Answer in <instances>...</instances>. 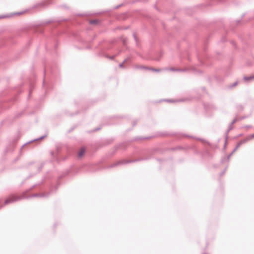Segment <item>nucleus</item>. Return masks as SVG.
<instances>
[{"mask_svg":"<svg viewBox=\"0 0 254 254\" xmlns=\"http://www.w3.org/2000/svg\"><path fill=\"white\" fill-rule=\"evenodd\" d=\"M45 196V194L44 193L42 194H38V193H35L31 195L26 196L25 193H23V194L21 196H16L15 195H10L8 198H7L4 203V205L8 204L11 203H13L14 202L19 201L22 199L24 198H29L31 197H43Z\"/></svg>","mask_w":254,"mask_h":254,"instance_id":"nucleus-1","label":"nucleus"},{"mask_svg":"<svg viewBox=\"0 0 254 254\" xmlns=\"http://www.w3.org/2000/svg\"><path fill=\"white\" fill-rule=\"evenodd\" d=\"M145 159H144V158H139L138 159H135V160H123L119 161L116 163L113 164V165H111V167H115L118 165L126 164H127L129 163L141 161V160H145Z\"/></svg>","mask_w":254,"mask_h":254,"instance_id":"nucleus-2","label":"nucleus"},{"mask_svg":"<svg viewBox=\"0 0 254 254\" xmlns=\"http://www.w3.org/2000/svg\"><path fill=\"white\" fill-rule=\"evenodd\" d=\"M245 143V140H241L240 141H239L237 145L236 146V147H235V148L233 150V151H232V152L229 155H228L227 157V159L228 161H229V159L230 158L231 156H232V155L239 148V147L241 145H242L243 144Z\"/></svg>","mask_w":254,"mask_h":254,"instance_id":"nucleus-3","label":"nucleus"},{"mask_svg":"<svg viewBox=\"0 0 254 254\" xmlns=\"http://www.w3.org/2000/svg\"><path fill=\"white\" fill-rule=\"evenodd\" d=\"M47 6V4L46 2H40V3H38L36 4H35L34 6V8H37V7H45Z\"/></svg>","mask_w":254,"mask_h":254,"instance_id":"nucleus-4","label":"nucleus"},{"mask_svg":"<svg viewBox=\"0 0 254 254\" xmlns=\"http://www.w3.org/2000/svg\"><path fill=\"white\" fill-rule=\"evenodd\" d=\"M135 69H147L148 70L149 67L143 65H136L134 66Z\"/></svg>","mask_w":254,"mask_h":254,"instance_id":"nucleus-5","label":"nucleus"},{"mask_svg":"<svg viewBox=\"0 0 254 254\" xmlns=\"http://www.w3.org/2000/svg\"><path fill=\"white\" fill-rule=\"evenodd\" d=\"M254 138V133L252 134L248 137H247L246 138L242 139L243 140H245V143L247 142V141L250 140L252 138Z\"/></svg>","mask_w":254,"mask_h":254,"instance_id":"nucleus-6","label":"nucleus"},{"mask_svg":"<svg viewBox=\"0 0 254 254\" xmlns=\"http://www.w3.org/2000/svg\"><path fill=\"white\" fill-rule=\"evenodd\" d=\"M245 81H249L250 80H252L254 79V75L250 76H244L243 78Z\"/></svg>","mask_w":254,"mask_h":254,"instance_id":"nucleus-7","label":"nucleus"},{"mask_svg":"<svg viewBox=\"0 0 254 254\" xmlns=\"http://www.w3.org/2000/svg\"><path fill=\"white\" fill-rule=\"evenodd\" d=\"M46 136H47V135H46V134H45V135H43V136H41V137H39V138H36V139H34V140H32V141H30L29 142H33V141H37V140H40V139H43V138H45Z\"/></svg>","mask_w":254,"mask_h":254,"instance_id":"nucleus-8","label":"nucleus"},{"mask_svg":"<svg viewBox=\"0 0 254 254\" xmlns=\"http://www.w3.org/2000/svg\"><path fill=\"white\" fill-rule=\"evenodd\" d=\"M84 149L83 148H82L81 150L80 151V152L78 153V156L81 157L84 153Z\"/></svg>","mask_w":254,"mask_h":254,"instance_id":"nucleus-9","label":"nucleus"},{"mask_svg":"<svg viewBox=\"0 0 254 254\" xmlns=\"http://www.w3.org/2000/svg\"><path fill=\"white\" fill-rule=\"evenodd\" d=\"M148 70H152V71H155V72H159V71H161L160 69H155V68H151V67H149Z\"/></svg>","mask_w":254,"mask_h":254,"instance_id":"nucleus-10","label":"nucleus"},{"mask_svg":"<svg viewBox=\"0 0 254 254\" xmlns=\"http://www.w3.org/2000/svg\"><path fill=\"white\" fill-rule=\"evenodd\" d=\"M233 128V125L232 124H230L229 127H228V130H227V134L228 133V132L231 130H232Z\"/></svg>","mask_w":254,"mask_h":254,"instance_id":"nucleus-11","label":"nucleus"},{"mask_svg":"<svg viewBox=\"0 0 254 254\" xmlns=\"http://www.w3.org/2000/svg\"><path fill=\"white\" fill-rule=\"evenodd\" d=\"M188 69L187 68H183V69H182V68H177L176 69V70H177L178 71H187Z\"/></svg>","mask_w":254,"mask_h":254,"instance_id":"nucleus-12","label":"nucleus"},{"mask_svg":"<svg viewBox=\"0 0 254 254\" xmlns=\"http://www.w3.org/2000/svg\"><path fill=\"white\" fill-rule=\"evenodd\" d=\"M97 23V20H91L90 21V23L91 24H96Z\"/></svg>","mask_w":254,"mask_h":254,"instance_id":"nucleus-13","label":"nucleus"},{"mask_svg":"<svg viewBox=\"0 0 254 254\" xmlns=\"http://www.w3.org/2000/svg\"><path fill=\"white\" fill-rule=\"evenodd\" d=\"M237 84H238V82L236 81L235 82L233 83L232 85H231L230 87L233 88V87H235V86H236Z\"/></svg>","mask_w":254,"mask_h":254,"instance_id":"nucleus-14","label":"nucleus"},{"mask_svg":"<svg viewBox=\"0 0 254 254\" xmlns=\"http://www.w3.org/2000/svg\"><path fill=\"white\" fill-rule=\"evenodd\" d=\"M166 101L168 102H171V103L179 101V100H167Z\"/></svg>","mask_w":254,"mask_h":254,"instance_id":"nucleus-15","label":"nucleus"},{"mask_svg":"<svg viewBox=\"0 0 254 254\" xmlns=\"http://www.w3.org/2000/svg\"><path fill=\"white\" fill-rule=\"evenodd\" d=\"M236 121H237V119H236V118H235V119H234L232 121V122L231 123V124H232V125L234 124L236 122Z\"/></svg>","mask_w":254,"mask_h":254,"instance_id":"nucleus-16","label":"nucleus"},{"mask_svg":"<svg viewBox=\"0 0 254 254\" xmlns=\"http://www.w3.org/2000/svg\"><path fill=\"white\" fill-rule=\"evenodd\" d=\"M244 127L247 128H250L252 127V126L251 125H247Z\"/></svg>","mask_w":254,"mask_h":254,"instance_id":"nucleus-17","label":"nucleus"},{"mask_svg":"<svg viewBox=\"0 0 254 254\" xmlns=\"http://www.w3.org/2000/svg\"><path fill=\"white\" fill-rule=\"evenodd\" d=\"M119 67H121V68H123V67H124V63H121L119 64Z\"/></svg>","mask_w":254,"mask_h":254,"instance_id":"nucleus-18","label":"nucleus"},{"mask_svg":"<svg viewBox=\"0 0 254 254\" xmlns=\"http://www.w3.org/2000/svg\"><path fill=\"white\" fill-rule=\"evenodd\" d=\"M177 68H174V67H171L170 68V70H171V71H177L176 69Z\"/></svg>","mask_w":254,"mask_h":254,"instance_id":"nucleus-19","label":"nucleus"},{"mask_svg":"<svg viewBox=\"0 0 254 254\" xmlns=\"http://www.w3.org/2000/svg\"><path fill=\"white\" fill-rule=\"evenodd\" d=\"M123 4H120V5H117L115 7V9H118L119 8V7H120Z\"/></svg>","mask_w":254,"mask_h":254,"instance_id":"nucleus-20","label":"nucleus"},{"mask_svg":"<svg viewBox=\"0 0 254 254\" xmlns=\"http://www.w3.org/2000/svg\"><path fill=\"white\" fill-rule=\"evenodd\" d=\"M116 56H111V57H109V58L111 60H113L114 59V58Z\"/></svg>","mask_w":254,"mask_h":254,"instance_id":"nucleus-21","label":"nucleus"},{"mask_svg":"<svg viewBox=\"0 0 254 254\" xmlns=\"http://www.w3.org/2000/svg\"><path fill=\"white\" fill-rule=\"evenodd\" d=\"M129 59V58H127V59H125V60H124V61H123V63H124V64H125V63H126L127 60H128Z\"/></svg>","mask_w":254,"mask_h":254,"instance_id":"nucleus-22","label":"nucleus"},{"mask_svg":"<svg viewBox=\"0 0 254 254\" xmlns=\"http://www.w3.org/2000/svg\"><path fill=\"white\" fill-rule=\"evenodd\" d=\"M133 37H134V39L135 41H137V37H136V35L134 34H133Z\"/></svg>","mask_w":254,"mask_h":254,"instance_id":"nucleus-23","label":"nucleus"},{"mask_svg":"<svg viewBox=\"0 0 254 254\" xmlns=\"http://www.w3.org/2000/svg\"><path fill=\"white\" fill-rule=\"evenodd\" d=\"M226 170V168L225 169V170L221 173V176H222Z\"/></svg>","mask_w":254,"mask_h":254,"instance_id":"nucleus-24","label":"nucleus"},{"mask_svg":"<svg viewBox=\"0 0 254 254\" xmlns=\"http://www.w3.org/2000/svg\"><path fill=\"white\" fill-rule=\"evenodd\" d=\"M100 129V128H95L94 131H97V130H99V129Z\"/></svg>","mask_w":254,"mask_h":254,"instance_id":"nucleus-25","label":"nucleus"},{"mask_svg":"<svg viewBox=\"0 0 254 254\" xmlns=\"http://www.w3.org/2000/svg\"><path fill=\"white\" fill-rule=\"evenodd\" d=\"M1 200H0V204H1ZM2 206H3V205H1V204H0V208H1Z\"/></svg>","mask_w":254,"mask_h":254,"instance_id":"nucleus-26","label":"nucleus"},{"mask_svg":"<svg viewBox=\"0 0 254 254\" xmlns=\"http://www.w3.org/2000/svg\"><path fill=\"white\" fill-rule=\"evenodd\" d=\"M77 15H79V16H83L84 15V14H78Z\"/></svg>","mask_w":254,"mask_h":254,"instance_id":"nucleus-27","label":"nucleus"},{"mask_svg":"<svg viewBox=\"0 0 254 254\" xmlns=\"http://www.w3.org/2000/svg\"><path fill=\"white\" fill-rule=\"evenodd\" d=\"M226 143H227V139H226L225 143V144H224V147H225V146H226Z\"/></svg>","mask_w":254,"mask_h":254,"instance_id":"nucleus-28","label":"nucleus"},{"mask_svg":"<svg viewBox=\"0 0 254 254\" xmlns=\"http://www.w3.org/2000/svg\"><path fill=\"white\" fill-rule=\"evenodd\" d=\"M62 6H63L64 7H65V8H66V6L65 5H62Z\"/></svg>","mask_w":254,"mask_h":254,"instance_id":"nucleus-29","label":"nucleus"},{"mask_svg":"<svg viewBox=\"0 0 254 254\" xmlns=\"http://www.w3.org/2000/svg\"><path fill=\"white\" fill-rule=\"evenodd\" d=\"M136 124V122H134L133 123V126H135Z\"/></svg>","mask_w":254,"mask_h":254,"instance_id":"nucleus-30","label":"nucleus"},{"mask_svg":"<svg viewBox=\"0 0 254 254\" xmlns=\"http://www.w3.org/2000/svg\"><path fill=\"white\" fill-rule=\"evenodd\" d=\"M243 135V134H240L238 136L240 137V136H242Z\"/></svg>","mask_w":254,"mask_h":254,"instance_id":"nucleus-31","label":"nucleus"},{"mask_svg":"<svg viewBox=\"0 0 254 254\" xmlns=\"http://www.w3.org/2000/svg\"><path fill=\"white\" fill-rule=\"evenodd\" d=\"M232 44L233 45H235V44L234 42H233H233H232Z\"/></svg>","mask_w":254,"mask_h":254,"instance_id":"nucleus-32","label":"nucleus"},{"mask_svg":"<svg viewBox=\"0 0 254 254\" xmlns=\"http://www.w3.org/2000/svg\"><path fill=\"white\" fill-rule=\"evenodd\" d=\"M245 117H242V118H241V120L244 119H245Z\"/></svg>","mask_w":254,"mask_h":254,"instance_id":"nucleus-33","label":"nucleus"},{"mask_svg":"<svg viewBox=\"0 0 254 254\" xmlns=\"http://www.w3.org/2000/svg\"><path fill=\"white\" fill-rule=\"evenodd\" d=\"M35 186H36V185H34V186H32V188H34L35 187Z\"/></svg>","mask_w":254,"mask_h":254,"instance_id":"nucleus-34","label":"nucleus"},{"mask_svg":"<svg viewBox=\"0 0 254 254\" xmlns=\"http://www.w3.org/2000/svg\"><path fill=\"white\" fill-rule=\"evenodd\" d=\"M45 74H46L45 71H44V76H45Z\"/></svg>","mask_w":254,"mask_h":254,"instance_id":"nucleus-35","label":"nucleus"},{"mask_svg":"<svg viewBox=\"0 0 254 254\" xmlns=\"http://www.w3.org/2000/svg\"><path fill=\"white\" fill-rule=\"evenodd\" d=\"M45 83V79L43 80V84Z\"/></svg>","mask_w":254,"mask_h":254,"instance_id":"nucleus-36","label":"nucleus"},{"mask_svg":"<svg viewBox=\"0 0 254 254\" xmlns=\"http://www.w3.org/2000/svg\"><path fill=\"white\" fill-rule=\"evenodd\" d=\"M42 166H41L40 170L42 169Z\"/></svg>","mask_w":254,"mask_h":254,"instance_id":"nucleus-37","label":"nucleus"},{"mask_svg":"<svg viewBox=\"0 0 254 254\" xmlns=\"http://www.w3.org/2000/svg\"><path fill=\"white\" fill-rule=\"evenodd\" d=\"M22 12H20V13H18V14H21Z\"/></svg>","mask_w":254,"mask_h":254,"instance_id":"nucleus-38","label":"nucleus"},{"mask_svg":"<svg viewBox=\"0 0 254 254\" xmlns=\"http://www.w3.org/2000/svg\"><path fill=\"white\" fill-rule=\"evenodd\" d=\"M52 191H53L52 190H51V191H50V193H51Z\"/></svg>","mask_w":254,"mask_h":254,"instance_id":"nucleus-39","label":"nucleus"}]
</instances>
